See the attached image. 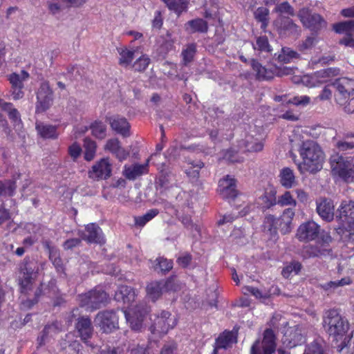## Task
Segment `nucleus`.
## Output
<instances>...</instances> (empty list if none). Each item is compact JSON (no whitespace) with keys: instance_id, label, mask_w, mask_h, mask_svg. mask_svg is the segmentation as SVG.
I'll return each mask as SVG.
<instances>
[{"instance_id":"nucleus-1","label":"nucleus","mask_w":354,"mask_h":354,"mask_svg":"<svg viewBox=\"0 0 354 354\" xmlns=\"http://www.w3.org/2000/svg\"><path fill=\"white\" fill-rule=\"evenodd\" d=\"M135 291L129 286H122L118 288L115 294V299L127 304L128 310H124V314L130 327L134 330H140L142 326L145 316L149 312V308L145 303H140L135 306H131L136 300Z\"/></svg>"},{"instance_id":"nucleus-2","label":"nucleus","mask_w":354,"mask_h":354,"mask_svg":"<svg viewBox=\"0 0 354 354\" xmlns=\"http://www.w3.org/2000/svg\"><path fill=\"white\" fill-rule=\"evenodd\" d=\"M298 151L302 162L298 164L301 174L317 173L322 169L325 154L320 145L312 140L302 141Z\"/></svg>"},{"instance_id":"nucleus-3","label":"nucleus","mask_w":354,"mask_h":354,"mask_svg":"<svg viewBox=\"0 0 354 354\" xmlns=\"http://www.w3.org/2000/svg\"><path fill=\"white\" fill-rule=\"evenodd\" d=\"M323 327L330 337L337 342L341 340L340 345L337 346V351L344 353L348 350L346 342L349 335H346L349 324L346 319L342 316L337 309L326 310L323 315Z\"/></svg>"},{"instance_id":"nucleus-4","label":"nucleus","mask_w":354,"mask_h":354,"mask_svg":"<svg viewBox=\"0 0 354 354\" xmlns=\"http://www.w3.org/2000/svg\"><path fill=\"white\" fill-rule=\"evenodd\" d=\"M42 263L34 258L26 257L19 266V284L22 293L28 294L32 289L34 280L37 278Z\"/></svg>"},{"instance_id":"nucleus-5","label":"nucleus","mask_w":354,"mask_h":354,"mask_svg":"<svg viewBox=\"0 0 354 354\" xmlns=\"http://www.w3.org/2000/svg\"><path fill=\"white\" fill-rule=\"evenodd\" d=\"M332 171L347 183L354 182V157L334 156L330 158Z\"/></svg>"},{"instance_id":"nucleus-6","label":"nucleus","mask_w":354,"mask_h":354,"mask_svg":"<svg viewBox=\"0 0 354 354\" xmlns=\"http://www.w3.org/2000/svg\"><path fill=\"white\" fill-rule=\"evenodd\" d=\"M36 95L35 112L44 113L51 106L54 100V91L48 81L44 80L40 83Z\"/></svg>"},{"instance_id":"nucleus-7","label":"nucleus","mask_w":354,"mask_h":354,"mask_svg":"<svg viewBox=\"0 0 354 354\" xmlns=\"http://www.w3.org/2000/svg\"><path fill=\"white\" fill-rule=\"evenodd\" d=\"M107 301V294L101 290L94 289L79 295L80 305L91 310L101 308Z\"/></svg>"},{"instance_id":"nucleus-8","label":"nucleus","mask_w":354,"mask_h":354,"mask_svg":"<svg viewBox=\"0 0 354 354\" xmlns=\"http://www.w3.org/2000/svg\"><path fill=\"white\" fill-rule=\"evenodd\" d=\"M335 98L338 104H345L346 100L354 95V79L341 77L333 84Z\"/></svg>"},{"instance_id":"nucleus-9","label":"nucleus","mask_w":354,"mask_h":354,"mask_svg":"<svg viewBox=\"0 0 354 354\" xmlns=\"http://www.w3.org/2000/svg\"><path fill=\"white\" fill-rule=\"evenodd\" d=\"M276 351L275 335L272 329L263 333V338L256 340L251 347L250 354H273Z\"/></svg>"},{"instance_id":"nucleus-10","label":"nucleus","mask_w":354,"mask_h":354,"mask_svg":"<svg viewBox=\"0 0 354 354\" xmlns=\"http://www.w3.org/2000/svg\"><path fill=\"white\" fill-rule=\"evenodd\" d=\"M176 324V319L167 311H162L160 315H156L153 324L150 327L152 333L162 336L166 334L169 329Z\"/></svg>"},{"instance_id":"nucleus-11","label":"nucleus","mask_w":354,"mask_h":354,"mask_svg":"<svg viewBox=\"0 0 354 354\" xmlns=\"http://www.w3.org/2000/svg\"><path fill=\"white\" fill-rule=\"evenodd\" d=\"M303 26L312 30H318L326 26V21L322 16L317 13H311L307 8L300 9L297 13Z\"/></svg>"},{"instance_id":"nucleus-12","label":"nucleus","mask_w":354,"mask_h":354,"mask_svg":"<svg viewBox=\"0 0 354 354\" xmlns=\"http://www.w3.org/2000/svg\"><path fill=\"white\" fill-rule=\"evenodd\" d=\"M115 313L113 310H106L97 313L95 322L104 333H111L118 328V320Z\"/></svg>"},{"instance_id":"nucleus-13","label":"nucleus","mask_w":354,"mask_h":354,"mask_svg":"<svg viewBox=\"0 0 354 354\" xmlns=\"http://www.w3.org/2000/svg\"><path fill=\"white\" fill-rule=\"evenodd\" d=\"M320 227L314 221H307L299 225L297 230L296 237L300 241H310L318 237Z\"/></svg>"},{"instance_id":"nucleus-14","label":"nucleus","mask_w":354,"mask_h":354,"mask_svg":"<svg viewBox=\"0 0 354 354\" xmlns=\"http://www.w3.org/2000/svg\"><path fill=\"white\" fill-rule=\"evenodd\" d=\"M336 219L340 224L354 225V201H342L337 209Z\"/></svg>"},{"instance_id":"nucleus-15","label":"nucleus","mask_w":354,"mask_h":354,"mask_svg":"<svg viewBox=\"0 0 354 354\" xmlns=\"http://www.w3.org/2000/svg\"><path fill=\"white\" fill-rule=\"evenodd\" d=\"M333 30L339 34L345 33L346 37L339 41L340 44L354 48V20L333 24Z\"/></svg>"},{"instance_id":"nucleus-16","label":"nucleus","mask_w":354,"mask_h":354,"mask_svg":"<svg viewBox=\"0 0 354 354\" xmlns=\"http://www.w3.org/2000/svg\"><path fill=\"white\" fill-rule=\"evenodd\" d=\"M316 211L325 221L330 222L334 219L335 205L333 201L327 198H319L316 201Z\"/></svg>"},{"instance_id":"nucleus-17","label":"nucleus","mask_w":354,"mask_h":354,"mask_svg":"<svg viewBox=\"0 0 354 354\" xmlns=\"http://www.w3.org/2000/svg\"><path fill=\"white\" fill-rule=\"evenodd\" d=\"M111 164L108 158H102L89 171V177L95 179H107L111 175Z\"/></svg>"},{"instance_id":"nucleus-18","label":"nucleus","mask_w":354,"mask_h":354,"mask_svg":"<svg viewBox=\"0 0 354 354\" xmlns=\"http://www.w3.org/2000/svg\"><path fill=\"white\" fill-rule=\"evenodd\" d=\"M78 235L82 239L88 243H102L104 242L102 236V230L95 223L86 225L84 231L79 230Z\"/></svg>"},{"instance_id":"nucleus-19","label":"nucleus","mask_w":354,"mask_h":354,"mask_svg":"<svg viewBox=\"0 0 354 354\" xmlns=\"http://www.w3.org/2000/svg\"><path fill=\"white\" fill-rule=\"evenodd\" d=\"M171 283L172 282L169 280H161L149 283L146 288L147 297L152 301H156L160 297L164 291H167L170 289Z\"/></svg>"},{"instance_id":"nucleus-20","label":"nucleus","mask_w":354,"mask_h":354,"mask_svg":"<svg viewBox=\"0 0 354 354\" xmlns=\"http://www.w3.org/2000/svg\"><path fill=\"white\" fill-rule=\"evenodd\" d=\"M106 122L109 124L111 129L117 133L122 135L123 137L130 136V124L126 118L119 115L106 116Z\"/></svg>"},{"instance_id":"nucleus-21","label":"nucleus","mask_w":354,"mask_h":354,"mask_svg":"<svg viewBox=\"0 0 354 354\" xmlns=\"http://www.w3.org/2000/svg\"><path fill=\"white\" fill-rule=\"evenodd\" d=\"M218 191L219 194L226 199H234L237 196V190L236 189V180L227 176L225 178L221 179L218 183Z\"/></svg>"},{"instance_id":"nucleus-22","label":"nucleus","mask_w":354,"mask_h":354,"mask_svg":"<svg viewBox=\"0 0 354 354\" xmlns=\"http://www.w3.org/2000/svg\"><path fill=\"white\" fill-rule=\"evenodd\" d=\"M75 329L84 342L91 338L93 333V327L91 321L88 317H78L75 324Z\"/></svg>"},{"instance_id":"nucleus-23","label":"nucleus","mask_w":354,"mask_h":354,"mask_svg":"<svg viewBox=\"0 0 354 354\" xmlns=\"http://www.w3.org/2000/svg\"><path fill=\"white\" fill-rule=\"evenodd\" d=\"M104 149L113 153L120 161L127 159L129 155V153L122 147L118 138L109 139L106 142Z\"/></svg>"},{"instance_id":"nucleus-24","label":"nucleus","mask_w":354,"mask_h":354,"mask_svg":"<svg viewBox=\"0 0 354 354\" xmlns=\"http://www.w3.org/2000/svg\"><path fill=\"white\" fill-rule=\"evenodd\" d=\"M149 161V160L148 159L146 163L143 165L134 164L129 166L125 165L124 167L123 175L126 178L130 180H136L142 175L148 173Z\"/></svg>"},{"instance_id":"nucleus-25","label":"nucleus","mask_w":354,"mask_h":354,"mask_svg":"<svg viewBox=\"0 0 354 354\" xmlns=\"http://www.w3.org/2000/svg\"><path fill=\"white\" fill-rule=\"evenodd\" d=\"M295 216V210L292 208L286 209L282 215L277 218L278 230L283 234H288L292 229V221Z\"/></svg>"},{"instance_id":"nucleus-26","label":"nucleus","mask_w":354,"mask_h":354,"mask_svg":"<svg viewBox=\"0 0 354 354\" xmlns=\"http://www.w3.org/2000/svg\"><path fill=\"white\" fill-rule=\"evenodd\" d=\"M277 28L281 32H288L289 35L298 36L300 34L301 29L298 25L290 18L281 17L276 21Z\"/></svg>"},{"instance_id":"nucleus-27","label":"nucleus","mask_w":354,"mask_h":354,"mask_svg":"<svg viewBox=\"0 0 354 354\" xmlns=\"http://www.w3.org/2000/svg\"><path fill=\"white\" fill-rule=\"evenodd\" d=\"M0 107L8 113L14 126L18 129H20L22 127L21 115L18 110L14 107L13 104L0 100Z\"/></svg>"},{"instance_id":"nucleus-28","label":"nucleus","mask_w":354,"mask_h":354,"mask_svg":"<svg viewBox=\"0 0 354 354\" xmlns=\"http://www.w3.org/2000/svg\"><path fill=\"white\" fill-rule=\"evenodd\" d=\"M327 252V250L322 248L319 244H309L303 247L301 254L304 259H309L326 255Z\"/></svg>"},{"instance_id":"nucleus-29","label":"nucleus","mask_w":354,"mask_h":354,"mask_svg":"<svg viewBox=\"0 0 354 354\" xmlns=\"http://www.w3.org/2000/svg\"><path fill=\"white\" fill-rule=\"evenodd\" d=\"M279 178L281 185L286 189H290L297 184L295 174L289 167H284L281 170Z\"/></svg>"},{"instance_id":"nucleus-30","label":"nucleus","mask_w":354,"mask_h":354,"mask_svg":"<svg viewBox=\"0 0 354 354\" xmlns=\"http://www.w3.org/2000/svg\"><path fill=\"white\" fill-rule=\"evenodd\" d=\"M185 29L191 33H205L208 30V24L203 19L197 18L187 21L185 24Z\"/></svg>"},{"instance_id":"nucleus-31","label":"nucleus","mask_w":354,"mask_h":354,"mask_svg":"<svg viewBox=\"0 0 354 354\" xmlns=\"http://www.w3.org/2000/svg\"><path fill=\"white\" fill-rule=\"evenodd\" d=\"M335 230L343 242L347 243L354 242V224H341Z\"/></svg>"},{"instance_id":"nucleus-32","label":"nucleus","mask_w":354,"mask_h":354,"mask_svg":"<svg viewBox=\"0 0 354 354\" xmlns=\"http://www.w3.org/2000/svg\"><path fill=\"white\" fill-rule=\"evenodd\" d=\"M35 127L37 133L44 138L55 139L57 138V128L55 126L37 122Z\"/></svg>"},{"instance_id":"nucleus-33","label":"nucleus","mask_w":354,"mask_h":354,"mask_svg":"<svg viewBox=\"0 0 354 354\" xmlns=\"http://www.w3.org/2000/svg\"><path fill=\"white\" fill-rule=\"evenodd\" d=\"M251 66L258 80H268L273 77V72L263 66L259 62L252 59Z\"/></svg>"},{"instance_id":"nucleus-34","label":"nucleus","mask_w":354,"mask_h":354,"mask_svg":"<svg viewBox=\"0 0 354 354\" xmlns=\"http://www.w3.org/2000/svg\"><path fill=\"white\" fill-rule=\"evenodd\" d=\"M236 342V337L232 331H225L216 339V348H227Z\"/></svg>"},{"instance_id":"nucleus-35","label":"nucleus","mask_w":354,"mask_h":354,"mask_svg":"<svg viewBox=\"0 0 354 354\" xmlns=\"http://www.w3.org/2000/svg\"><path fill=\"white\" fill-rule=\"evenodd\" d=\"M335 146L339 151L342 152H348L354 149V133H346L342 140L337 142Z\"/></svg>"},{"instance_id":"nucleus-36","label":"nucleus","mask_w":354,"mask_h":354,"mask_svg":"<svg viewBox=\"0 0 354 354\" xmlns=\"http://www.w3.org/2000/svg\"><path fill=\"white\" fill-rule=\"evenodd\" d=\"M196 53V44L194 43L187 44L181 52L182 64L185 66H188L193 62Z\"/></svg>"},{"instance_id":"nucleus-37","label":"nucleus","mask_w":354,"mask_h":354,"mask_svg":"<svg viewBox=\"0 0 354 354\" xmlns=\"http://www.w3.org/2000/svg\"><path fill=\"white\" fill-rule=\"evenodd\" d=\"M89 129L91 131V134L97 139L103 140L106 137V126L102 121H94L90 124Z\"/></svg>"},{"instance_id":"nucleus-38","label":"nucleus","mask_w":354,"mask_h":354,"mask_svg":"<svg viewBox=\"0 0 354 354\" xmlns=\"http://www.w3.org/2000/svg\"><path fill=\"white\" fill-rule=\"evenodd\" d=\"M317 78L319 85L326 82L330 78L339 74V69L337 68H328L315 73Z\"/></svg>"},{"instance_id":"nucleus-39","label":"nucleus","mask_w":354,"mask_h":354,"mask_svg":"<svg viewBox=\"0 0 354 354\" xmlns=\"http://www.w3.org/2000/svg\"><path fill=\"white\" fill-rule=\"evenodd\" d=\"M351 283L350 277H344L340 280L331 281L326 283L320 285L321 288L328 292H332L339 287H343Z\"/></svg>"},{"instance_id":"nucleus-40","label":"nucleus","mask_w":354,"mask_h":354,"mask_svg":"<svg viewBox=\"0 0 354 354\" xmlns=\"http://www.w3.org/2000/svg\"><path fill=\"white\" fill-rule=\"evenodd\" d=\"M29 77V73L21 71L20 73H13L9 75L8 80L11 87H24V82Z\"/></svg>"},{"instance_id":"nucleus-41","label":"nucleus","mask_w":354,"mask_h":354,"mask_svg":"<svg viewBox=\"0 0 354 354\" xmlns=\"http://www.w3.org/2000/svg\"><path fill=\"white\" fill-rule=\"evenodd\" d=\"M16 188V182L14 180H0V197L13 196Z\"/></svg>"},{"instance_id":"nucleus-42","label":"nucleus","mask_w":354,"mask_h":354,"mask_svg":"<svg viewBox=\"0 0 354 354\" xmlns=\"http://www.w3.org/2000/svg\"><path fill=\"white\" fill-rule=\"evenodd\" d=\"M84 148L85 150L84 159L87 161L92 160L96 153V142L90 138H85L84 139Z\"/></svg>"},{"instance_id":"nucleus-43","label":"nucleus","mask_w":354,"mask_h":354,"mask_svg":"<svg viewBox=\"0 0 354 354\" xmlns=\"http://www.w3.org/2000/svg\"><path fill=\"white\" fill-rule=\"evenodd\" d=\"M118 52L120 55L119 63L120 65L125 66L129 65L136 57V54L138 53V50L127 48H120Z\"/></svg>"},{"instance_id":"nucleus-44","label":"nucleus","mask_w":354,"mask_h":354,"mask_svg":"<svg viewBox=\"0 0 354 354\" xmlns=\"http://www.w3.org/2000/svg\"><path fill=\"white\" fill-rule=\"evenodd\" d=\"M277 223V218H275L273 215H268L263 221V231L268 232L271 236L275 235L278 230Z\"/></svg>"},{"instance_id":"nucleus-45","label":"nucleus","mask_w":354,"mask_h":354,"mask_svg":"<svg viewBox=\"0 0 354 354\" xmlns=\"http://www.w3.org/2000/svg\"><path fill=\"white\" fill-rule=\"evenodd\" d=\"M156 265L154 269L159 270L162 273L168 272L173 268V262L171 260H169L164 257H158L156 259Z\"/></svg>"},{"instance_id":"nucleus-46","label":"nucleus","mask_w":354,"mask_h":354,"mask_svg":"<svg viewBox=\"0 0 354 354\" xmlns=\"http://www.w3.org/2000/svg\"><path fill=\"white\" fill-rule=\"evenodd\" d=\"M300 55L290 48L284 47L281 49V54L279 55V59L283 62H290L294 59H299Z\"/></svg>"},{"instance_id":"nucleus-47","label":"nucleus","mask_w":354,"mask_h":354,"mask_svg":"<svg viewBox=\"0 0 354 354\" xmlns=\"http://www.w3.org/2000/svg\"><path fill=\"white\" fill-rule=\"evenodd\" d=\"M245 148L249 152H258L263 149V144L252 137H248L245 141Z\"/></svg>"},{"instance_id":"nucleus-48","label":"nucleus","mask_w":354,"mask_h":354,"mask_svg":"<svg viewBox=\"0 0 354 354\" xmlns=\"http://www.w3.org/2000/svg\"><path fill=\"white\" fill-rule=\"evenodd\" d=\"M159 211L157 209L149 210L142 216L135 217V223L139 226H144L147 222L158 215Z\"/></svg>"},{"instance_id":"nucleus-49","label":"nucleus","mask_w":354,"mask_h":354,"mask_svg":"<svg viewBox=\"0 0 354 354\" xmlns=\"http://www.w3.org/2000/svg\"><path fill=\"white\" fill-rule=\"evenodd\" d=\"M254 49L261 52L269 53L272 50L266 36H260L257 38L256 44L253 46Z\"/></svg>"},{"instance_id":"nucleus-50","label":"nucleus","mask_w":354,"mask_h":354,"mask_svg":"<svg viewBox=\"0 0 354 354\" xmlns=\"http://www.w3.org/2000/svg\"><path fill=\"white\" fill-rule=\"evenodd\" d=\"M304 342V337L299 328L291 330L290 333L289 344L291 347L296 346Z\"/></svg>"},{"instance_id":"nucleus-51","label":"nucleus","mask_w":354,"mask_h":354,"mask_svg":"<svg viewBox=\"0 0 354 354\" xmlns=\"http://www.w3.org/2000/svg\"><path fill=\"white\" fill-rule=\"evenodd\" d=\"M169 10H174V12L180 14L182 12L185 7V0H162Z\"/></svg>"},{"instance_id":"nucleus-52","label":"nucleus","mask_w":354,"mask_h":354,"mask_svg":"<svg viewBox=\"0 0 354 354\" xmlns=\"http://www.w3.org/2000/svg\"><path fill=\"white\" fill-rule=\"evenodd\" d=\"M317 43V39L314 36H310L306 38L305 40L301 41L298 44V50L302 53H306L311 50Z\"/></svg>"},{"instance_id":"nucleus-53","label":"nucleus","mask_w":354,"mask_h":354,"mask_svg":"<svg viewBox=\"0 0 354 354\" xmlns=\"http://www.w3.org/2000/svg\"><path fill=\"white\" fill-rule=\"evenodd\" d=\"M268 9L264 7L258 8L257 10L254 12V17L257 20L262 23V28H266L268 25Z\"/></svg>"},{"instance_id":"nucleus-54","label":"nucleus","mask_w":354,"mask_h":354,"mask_svg":"<svg viewBox=\"0 0 354 354\" xmlns=\"http://www.w3.org/2000/svg\"><path fill=\"white\" fill-rule=\"evenodd\" d=\"M277 204L281 206H292L295 207L297 205L296 201L293 198L290 192H285V193L279 196Z\"/></svg>"},{"instance_id":"nucleus-55","label":"nucleus","mask_w":354,"mask_h":354,"mask_svg":"<svg viewBox=\"0 0 354 354\" xmlns=\"http://www.w3.org/2000/svg\"><path fill=\"white\" fill-rule=\"evenodd\" d=\"M275 194L274 192L270 191L261 196L263 207L269 209L277 203Z\"/></svg>"},{"instance_id":"nucleus-56","label":"nucleus","mask_w":354,"mask_h":354,"mask_svg":"<svg viewBox=\"0 0 354 354\" xmlns=\"http://www.w3.org/2000/svg\"><path fill=\"white\" fill-rule=\"evenodd\" d=\"M304 354H325L321 344L314 341L306 346Z\"/></svg>"},{"instance_id":"nucleus-57","label":"nucleus","mask_w":354,"mask_h":354,"mask_svg":"<svg viewBox=\"0 0 354 354\" xmlns=\"http://www.w3.org/2000/svg\"><path fill=\"white\" fill-rule=\"evenodd\" d=\"M275 11L281 15L286 14L292 17L295 15L293 7L288 1H284L277 5L275 8Z\"/></svg>"},{"instance_id":"nucleus-58","label":"nucleus","mask_w":354,"mask_h":354,"mask_svg":"<svg viewBox=\"0 0 354 354\" xmlns=\"http://www.w3.org/2000/svg\"><path fill=\"white\" fill-rule=\"evenodd\" d=\"M60 331L59 324L58 322H54L51 324L46 325L42 331L41 339L44 340L48 335L56 334Z\"/></svg>"},{"instance_id":"nucleus-59","label":"nucleus","mask_w":354,"mask_h":354,"mask_svg":"<svg viewBox=\"0 0 354 354\" xmlns=\"http://www.w3.org/2000/svg\"><path fill=\"white\" fill-rule=\"evenodd\" d=\"M150 59L148 57L141 56L137 59V60L133 64V67L137 71H143L147 68Z\"/></svg>"},{"instance_id":"nucleus-60","label":"nucleus","mask_w":354,"mask_h":354,"mask_svg":"<svg viewBox=\"0 0 354 354\" xmlns=\"http://www.w3.org/2000/svg\"><path fill=\"white\" fill-rule=\"evenodd\" d=\"M126 344H122L116 347H106L100 351V354H124L127 349H125Z\"/></svg>"},{"instance_id":"nucleus-61","label":"nucleus","mask_w":354,"mask_h":354,"mask_svg":"<svg viewBox=\"0 0 354 354\" xmlns=\"http://www.w3.org/2000/svg\"><path fill=\"white\" fill-rule=\"evenodd\" d=\"M310 102V98L307 95L295 96L288 101V103L302 106L308 105Z\"/></svg>"},{"instance_id":"nucleus-62","label":"nucleus","mask_w":354,"mask_h":354,"mask_svg":"<svg viewBox=\"0 0 354 354\" xmlns=\"http://www.w3.org/2000/svg\"><path fill=\"white\" fill-rule=\"evenodd\" d=\"M301 84L308 87H314L319 85L315 73L302 76Z\"/></svg>"},{"instance_id":"nucleus-63","label":"nucleus","mask_w":354,"mask_h":354,"mask_svg":"<svg viewBox=\"0 0 354 354\" xmlns=\"http://www.w3.org/2000/svg\"><path fill=\"white\" fill-rule=\"evenodd\" d=\"M66 79H68L71 82L76 80L80 76V72L78 68L75 66H68L66 69V73L63 74Z\"/></svg>"},{"instance_id":"nucleus-64","label":"nucleus","mask_w":354,"mask_h":354,"mask_svg":"<svg viewBox=\"0 0 354 354\" xmlns=\"http://www.w3.org/2000/svg\"><path fill=\"white\" fill-rule=\"evenodd\" d=\"M125 349L129 350L131 354H145L146 353V347L145 344H132L128 347H125Z\"/></svg>"}]
</instances>
